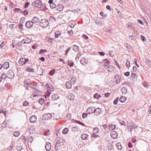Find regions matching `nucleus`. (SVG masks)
Segmentation results:
<instances>
[{
    "mask_svg": "<svg viewBox=\"0 0 151 151\" xmlns=\"http://www.w3.org/2000/svg\"><path fill=\"white\" fill-rule=\"evenodd\" d=\"M47 114H44L43 115L42 117V119L44 120H47Z\"/></svg>",
    "mask_w": 151,
    "mask_h": 151,
    "instance_id": "4d7b16f0",
    "label": "nucleus"
},
{
    "mask_svg": "<svg viewBox=\"0 0 151 151\" xmlns=\"http://www.w3.org/2000/svg\"><path fill=\"white\" fill-rule=\"evenodd\" d=\"M122 93L123 94H125L127 92V89L126 88L123 87L121 89Z\"/></svg>",
    "mask_w": 151,
    "mask_h": 151,
    "instance_id": "5701e85b",
    "label": "nucleus"
},
{
    "mask_svg": "<svg viewBox=\"0 0 151 151\" xmlns=\"http://www.w3.org/2000/svg\"><path fill=\"white\" fill-rule=\"evenodd\" d=\"M88 60L86 59L85 58H83L81 60V63L83 65L87 63H88Z\"/></svg>",
    "mask_w": 151,
    "mask_h": 151,
    "instance_id": "aec40b11",
    "label": "nucleus"
},
{
    "mask_svg": "<svg viewBox=\"0 0 151 151\" xmlns=\"http://www.w3.org/2000/svg\"><path fill=\"white\" fill-rule=\"evenodd\" d=\"M7 77L9 78L12 79L14 77L13 72L12 70H9L7 73Z\"/></svg>",
    "mask_w": 151,
    "mask_h": 151,
    "instance_id": "39448f33",
    "label": "nucleus"
},
{
    "mask_svg": "<svg viewBox=\"0 0 151 151\" xmlns=\"http://www.w3.org/2000/svg\"><path fill=\"white\" fill-rule=\"evenodd\" d=\"M45 87L47 89V92L46 95L47 96H49L51 94L52 91H54L53 86L50 83H47L45 85Z\"/></svg>",
    "mask_w": 151,
    "mask_h": 151,
    "instance_id": "f257e3e1",
    "label": "nucleus"
},
{
    "mask_svg": "<svg viewBox=\"0 0 151 151\" xmlns=\"http://www.w3.org/2000/svg\"><path fill=\"white\" fill-rule=\"evenodd\" d=\"M68 64L70 67H72L74 64L73 62L71 60H69L68 62Z\"/></svg>",
    "mask_w": 151,
    "mask_h": 151,
    "instance_id": "f704fd0d",
    "label": "nucleus"
},
{
    "mask_svg": "<svg viewBox=\"0 0 151 151\" xmlns=\"http://www.w3.org/2000/svg\"><path fill=\"white\" fill-rule=\"evenodd\" d=\"M33 25L32 21H27L26 23V26L28 28H31Z\"/></svg>",
    "mask_w": 151,
    "mask_h": 151,
    "instance_id": "6e6552de",
    "label": "nucleus"
},
{
    "mask_svg": "<svg viewBox=\"0 0 151 151\" xmlns=\"http://www.w3.org/2000/svg\"><path fill=\"white\" fill-rule=\"evenodd\" d=\"M134 128L129 126L128 127V130L129 131H132Z\"/></svg>",
    "mask_w": 151,
    "mask_h": 151,
    "instance_id": "bf43d9fd",
    "label": "nucleus"
},
{
    "mask_svg": "<svg viewBox=\"0 0 151 151\" xmlns=\"http://www.w3.org/2000/svg\"><path fill=\"white\" fill-rule=\"evenodd\" d=\"M114 69V67L112 65L109 66L107 68V70L108 71L110 72H112Z\"/></svg>",
    "mask_w": 151,
    "mask_h": 151,
    "instance_id": "6ab92c4d",
    "label": "nucleus"
},
{
    "mask_svg": "<svg viewBox=\"0 0 151 151\" xmlns=\"http://www.w3.org/2000/svg\"><path fill=\"white\" fill-rule=\"evenodd\" d=\"M72 84L70 81L67 82L65 84L66 86L68 89H70L72 87Z\"/></svg>",
    "mask_w": 151,
    "mask_h": 151,
    "instance_id": "f3484780",
    "label": "nucleus"
},
{
    "mask_svg": "<svg viewBox=\"0 0 151 151\" xmlns=\"http://www.w3.org/2000/svg\"><path fill=\"white\" fill-rule=\"evenodd\" d=\"M22 43L23 44L29 43L31 42V40L28 39L26 38L24 39L22 41Z\"/></svg>",
    "mask_w": 151,
    "mask_h": 151,
    "instance_id": "a211bd4d",
    "label": "nucleus"
},
{
    "mask_svg": "<svg viewBox=\"0 0 151 151\" xmlns=\"http://www.w3.org/2000/svg\"><path fill=\"white\" fill-rule=\"evenodd\" d=\"M21 12L23 14L24 16H26L27 15L28 13V12L27 11V10H24V11Z\"/></svg>",
    "mask_w": 151,
    "mask_h": 151,
    "instance_id": "79ce46f5",
    "label": "nucleus"
},
{
    "mask_svg": "<svg viewBox=\"0 0 151 151\" xmlns=\"http://www.w3.org/2000/svg\"><path fill=\"white\" fill-rule=\"evenodd\" d=\"M116 127V125L114 124H110L109 125V129H114Z\"/></svg>",
    "mask_w": 151,
    "mask_h": 151,
    "instance_id": "c756f323",
    "label": "nucleus"
},
{
    "mask_svg": "<svg viewBox=\"0 0 151 151\" xmlns=\"http://www.w3.org/2000/svg\"><path fill=\"white\" fill-rule=\"evenodd\" d=\"M26 70L29 72H34V69L32 68H30L29 67H27Z\"/></svg>",
    "mask_w": 151,
    "mask_h": 151,
    "instance_id": "e433bc0d",
    "label": "nucleus"
},
{
    "mask_svg": "<svg viewBox=\"0 0 151 151\" xmlns=\"http://www.w3.org/2000/svg\"><path fill=\"white\" fill-rule=\"evenodd\" d=\"M46 51L47 50H44L42 49H41L39 52V54H42V53H44L45 52H46Z\"/></svg>",
    "mask_w": 151,
    "mask_h": 151,
    "instance_id": "338daca9",
    "label": "nucleus"
},
{
    "mask_svg": "<svg viewBox=\"0 0 151 151\" xmlns=\"http://www.w3.org/2000/svg\"><path fill=\"white\" fill-rule=\"evenodd\" d=\"M141 38L143 41H146V38L144 36L141 35Z\"/></svg>",
    "mask_w": 151,
    "mask_h": 151,
    "instance_id": "69168bd1",
    "label": "nucleus"
},
{
    "mask_svg": "<svg viewBox=\"0 0 151 151\" xmlns=\"http://www.w3.org/2000/svg\"><path fill=\"white\" fill-rule=\"evenodd\" d=\"M49 23V22L47 19H44L41 20L40 24L41 27L45 28L48 26Z\"/></svg>",
    "mask_w": 151,
    "mask_h": 151,
    "instance_id": "f03ea898",
    "label": "nucleus"
},
{
    "mask_svg": "<svg viewBox=\"0 0 151 151\" xmlns=\"http://www.w3.org/2000/svg\"><path fill=\"white\" fill-rule=\"evenodd\" d=\"M9 63L7 62H5L2 65V67L4 69H8L9 67Z\"/></svg>",
    "mask_w": 151,
    "mask_h": 151,
    "instance_id": "2eb2a0df",
    "label": "nucleus"
},
{
    "mask_svg": "<svg viewBox=\"0 0 151 151\" xmlns=\"http://www.w3.org/2000/svg\"><path fill=\"white\" fill-rule=\"evenodd\" d=\"M93 97L94 98L99 99L101 97V96L100 94L96 93L94 95Z\"/></svg>",
    "mask_w": 151,
    "mask_h": 151,
    "instance_id": "2f4dec72",
    "label": "nucleus"
},
{
    "mask_svg": "<svg viewBox=\"0 0 151 151\" xmlns=\"http://www.w3.org/2000/svg\"><path fill=\"white\" fill-rule=\"evenodd\" d=\"M117 148L119 150H121L122 149V146L120 143H118L116 145Z\"/></svg>",
    "mask_w": 151,
    "mask_h": 151,
    "instance_id": "cd10ccee",
    "label": "nucleus"
},
{
    "mask_svg": "<svg viewBox=\"0 0 151 151\" xmlns=\"http://www.w3.org/2000/svg\"><path fill=\"white\" fill-rule=\"evenodd\" d=\"M128 124L129 126L133 127L134 129L136 128L137 127V125L133 122H130Z\"/></svg>",
    "mask_w": 151,
    "mask_h": 151,
    "instance_id": "393cba45",
    "label": "nucleus"
},
{
    "mask_svg": "<svg viewBox=\"0 0 151 151\" xmlns=\"http://www.w3.org/2000/svg\"><path fill=\"white\" fill-rule=\"evenodd\" d=\"M94 109L95 108L93 107H89L87 109L86 112L89 114H92L94 113Z\"/></svg>",
    "mask_w": 151,
    "mask_h": 151,
    "instance_id": "0eeeda50",
    "label": "nucleus"
},
{
    "mask_svg": "<svg viewBox=\"0 0 151 151\" xmlns=\"http://www.w3.org/2000/svg\"><path fill=\"white\" fill-rule=\"evenodd\" d=\"M64 6L62 4H58L56 6V10L59 11H61L63 9Z\"/></svg>",
    "mask_w": 151,
    "mask_h": 151,
    "instance_id": "1a4fd4ad",
    "label": "nucleus"
},
{
    "mask_svg": "<svg viewBox=\"0 0 151 151\" xmlns=\"http://www.w3.org/2000/svg\"><path fill=\"white\" fill-rule=\"evenodd\" d=\"M131 78H135V77L137 78V75L134 73H132L131 74Z\"/></svg>",
    "mask_w": 151,
    "mask_h": 151,
    "instance_id": "603ef678",
    "label": "nucleus"
},
{
    "mask_svg": "<svg viewBox=\"0 0 151 151\" xmlns=\"http://www.w3.org/2000/svg\"><path fill=\"white\" fill-rule=\"evenodd\" d=\"M19 134L20 133L19 132L16 131L14 132L13 135L15 137H18L19 136Z\"/></svg>",
    "mask_w": 151,
    "mask_h": 151,
    "instance_id": "c9c22d12",
    "label": "nucleus"
},
{
    "mask_svg": "<svg viewBox=\"0 0 151 151\" xmlns=\"http://www.w3.org/2000/svg\"><path fill=\"white\" fill-rule=\"evenodd\" d=\"M61 34V32L59 31L56 32L55 33V38H58Z\"/></svg>",
    "mask_w": 151,
    "mask_h": 151,
    "instance_id": "a878e982",
    "label": "nucleus"
},
{
    "mask_svg": "<svg viewBox=\"0 0 151 151\" xmlns=\"http://www.w3.org/2000/svg\"><path fill=\"white\" fill-rule=\"evenodd\" d=\"M55 72V70L54 69L51 70L49 73V74L50 76H52Z\"/></svg>",
    "mask_w": 151,
    "mask_h": 151,
    "instance_id": "8fccbe9b",
    "label": "nucleus"
},
{
    "mask_svg": "<svg viewBox=\"0 0 151 151\" xmlns=\"http://www.w3.org/2000/svg\"><path fill=\"white\" fill-rule=\"evenodd\" d=\"M7 76L5 73H3L2 74L1 76V79L2 78L3 79H5L6 78Z\"/></svg>",
    "mask_w": 151,
    "mask_h": 151,
    "instance_id": "a18cd8bd",
    "label": "nucleus"
},
{
    "mask_svg": "<svg viewBox=\"0 0 151 151\" xmlns=\"http://www.w3.org/2000/svg\"><path fill=\"white\" fill-rule=\"evenodd\" d=\"M119 122L120 124H121V125H124L125 126H126L125 124V123L124 122V121L120 120L119 121Z\"/></svg>",
    "mask_w": 151,
    "mask_h": 151,
    "instance_id": "49530a36",
    "label": "nucleus"
},
{
    "mask_svg": "<svg viewBox=\"0 0 151 151\" xmlns=\"http://www.w3.org/2000/svg\"><path fill=\"white\" fill-rule=\"evenodd\" d=\"M74 96L73 94H71L68 96V99L70 100H73L74 99Z\"/></svg>",
    "mask_w": 151,
    "mask_h": 151,
    "instance_id": "72a5a7b5",
    "label": "nucleus"
},
{
    "mask_svg": "<svg viewBox=\"0 0 151 151\" xmlns=\"http://www.w3.org/2000/svg\"><path fill=\"white\" fill-rule=\"evenodd\" d=\"M58 94H55L52 96V99L53 100H56L58 99Z\"/></svg>",
    "mask_w": 151,
    "mask_h": 151,
    "instance_id": "bb28decb",
    "label": "nucleus"
},
{
    "mask_svg": "<svg viewBox=\"0 0 151 151\" xmlns=\"http://www.w3.org/2000/svg\"><path fill=\"white\" fill-rule=\"evenodd\" d=\"M34 138L32 136H30L28 138V141L30 142V143H31L32 141L33 140Z\"/></svg>",
    "mask_w": 151,
    "mask_h": 151,
    "instance_id": "de8ad7c7",
    "label": "nucleus"
},
{
    "mask_svg": "<svg viewBox=\"0 0 151 151\" xmlns=\"http://www.w3.org/2000/svg\"><path fill=\"white\" fill-rule=\"evenodd\" d=\"M88 115V114L86 113H83L82 114V117L83 118H86Z\"/></svg>",
    "mask_w": 151,
    "mask_h": 151,
    "instance_id": "052dcab7",
    "label": "nucleus"
},
{
    "mask_svg": "<svg viewBox=\"0 0 151 151\" xmlns=\"http://www.w3.org/2000/svg\"><path fill=\"white\" fill-rule=\"evenodd\" d=\"M6 127V123L4 122L1 125V129L4 128Z\"/></svg>",
    "mask_w": 151,
    "mask_h": 151,
    "instance_id": "c03bdc74",
    "label": "nucleus"
},
{
    "mask_svg": "<svg viewBox=\"0 0 151 151\" xmlns=\"http://www.w3.org/2000/svg\"><path fill=\"white\" fill-rule=\"evenodd\" d=\"M78 47L76 45H74L73 47V49L75 51H77L78 50Z\"/></svg>",
    "mask_w": 151,
    "mask_h": 151,
    "instance_id": "a19ab883",
    "label": "nucleus"
},
{
    "mask_svg": "<svg viewBox=\"0 0 151 151\" xmlns=\"http://www.w3.org/2000/svg\"><path fill=\"white\" fill-rule=\"evenodd\" d=\"M32 21L33 24L39 22V19L37 17H35L32 18Z\"/></svg>",
    "mask_w": 151,
    "mask_h": 151,
    "instance_id": "dca6fc26",
    "label": "nucleus"
},
{
    "mask_svg": "<svg viewBox=\"0 0 151 151\" xmlns=\"http://www.w3.org/2000/svg\"><path fill=\"white\" fill-rule=\"evenodd\" d=\"M71 115L70 114H68L66 116L68 120H70L71 118Z\"/></svg>",
    "mask_w": 151,
    "mask_h": 151,
    "instance_id": "864d4df0",
    "label": "nucleus"
},
{
    "mask_svg": "<svg viewBox=\"0 0 151 151\" xmlns=\"http://www.w3.org/2000/svg\"><path fill=\"white\" fill-rule=\"evenodd\" d=\"M39 103L40 104H43L45 103V100L42 98H41L39 100Z\"/></svg>",
    "mask_w": 151,
    "mask_h": 151,
    "instance_id": "58836bf2",
    "label": "nucleus"
},
{
    "mask_svg": "<svg viewBox=\"0 0 151 151\" xmlns=\"http://www.w3.org/2000/svg\"><path fill=\"white\" fill-rule=\"evenodd\" d=\"M34 6L36 8H40L42 6V4L41 1L40 0H37L33 3Z\"/></svg>",
    "mask_w": 151,
    "mask_h": 151,
    "instance_id": "7ed1b4c3",
    "label": "nucleus"
},
{
    "mask_svg": "<svg viewBox=\"0 0 151 151\" xmlns=\"http://www.w3.org/2000/svg\"><path fill=\"white\" fill-rule=\"evenodd\" d=\"M30 83L29 81H27V80H25L24 81V85L26 87H27L28 85Z\"/></svg>",
    "mask_w": 151,
    "mask_h": 151,
    "instance_id": "4c0bfd02",
    "label": "nucleus"
},
{
    "mask_svg": "<svg viewBox=\"0 0 151 151\" xmlns=\"http://www.w3.org/2000/svg\"><path fill=\"white\" fill-rule=\"evenodd\" d=\"M76 80L75 77H72L71 80L70 81V82L72 84H74L76 82Z\"/></svg>",
    "mask_w": 151,
    "mask_h": 151,
    "instance_id": "c85d7f7f",
    "label": "nucleus"
},
{
    "mask_svg": "<svg viewBox=\"0 0 151 151\" xmlns=\"http://www.w3.org/2000/svg\"><path fill=\"white\" fill-rule=\"evenodd\" d=\"M22 149V147L21 146H18L17 147V150L18 151H20Z\"/></svg>",
    "mask_w": 151,
    "mask_h": 151,
    "instance_id": "0e129e2a",
    "label": "nucleus"
},
{
    "mask_svg": "<svg viewBox=\"0 0 151 151\" xmlns=\"http://www.w3.org/2000/svg\"><path fill=\"white\" fill-rule=\"evenodd\" d=\"M44 135L48 136L50 134V130H46L44 131Z\"/></svg>",
    "mask_w": 151,
    "mask_h": 151,
    "instance_id": "412c9836",
    "label": "nucleus"
},
{
    "mask_svg": "<svg viewBox=\"0 0 151 151\" xmlns=\"http://www.w3.org/2000/svg\"><path fill=\"white\" fill-rule=\"evenodd\" d=\"M29 60L28 59H25L23 58H21L19 61V63L22 65H25V63L28 62Z\"/></svg>",
    "mask_w": 151,
    "mask_h": 151,
    "instance_id": "20e7f679",
    "label": "nucleus"
},
{
    "mask_svg": "<svg viewBox=\"0 0 151 151\" xmlns=\"http://www.w3.org/2000/svg\"><path fill=\"white\" fill-rule=\"evenodd\" d=\"M107 148L108 150H113V147L111 145V146H107Z\"/></svg>",
    "mask_w": 151,
    "mask_h": 151,
    "instance_id": "774afa93",
    "label": "nucleus"
},
{
    "mask_svg": "<svg viewBox=\"0 0 151 151\" xmlns=\"http://www.w3.org/2000/svg\"><path fill=\"white\" fill-rule=\"evenodd\" d=\"M21 9L19 8H15L14 9V11L15 12H19L21 11Z\"/></svg>",
    "mask_w": 151,
    "mask_h": 151,
    "instance_id": "680f3d73",
    "label": "nucleus"
},
{
    "mask_svg": "<svg viewBox=\"0 0 151 151\" xmlns=\"http://www.w3.org/2000/svg\"><path fill=\"white\" fill-rule=\"evenodd\" d=\"M125 65L127 67L129 68L130 66V63L129 61H127Z\"/></svg>",
    "mask_w": 151,
    "mask_h": 151,
    "instance_id": "37998d69",
    "label": "nucleus"
},
{
    "mask_svg": "<svg viewBox=\"0 0 151 151\" xmlns=\"http://www.w3.org/2000/svg\"><path fill=\"white\" fill-rule=\"evenodd\" d=\"M45 147L47 151H49L51 148V144L49 142L46 143Z\"/></svg>",
    "mask_w": 151,
    "mask_h": 151,
    "instance_id": "9b49d317",
    "label": "nucleus"
},
{
    "mask_svg": "<svg viewBox=\"0 0 151 151\" xmlns=\"http://www.w3.org/2000/svg\"><path fill=\"white\" fill-rule=\"evenodd\" d=\"M29 3L28 2H26L24 5V8H27L28 7V6L29 5Z\"/></svg>",
    "mask_w": 151,
    "mask_h": 151,
    "instance_id": "13d9d810",
    "label": "nucleus"
},
{
    "mask_svg": "<svg viewBox=\"0 0 151 151\" xmlns=\"http://www.w3.org/2000/svg\"><path fill=\"white\" fill-rule=\"evenodd\" d=\"M111 137L114 139H116L118 137V134L115 131H112L110 133Z\"/></svg>",
    "mask_w": 151,
    "mask_h": 151,
    "instance_id": "423d86ee",
    "label": "nucleus"
},
{
    "mask_svg": "<svg viewBox=\"0 0 151 151\" xmlns=\"http://www.w3.org/2000/svg\"><path fill=\"white\" fill-rule=\"evenodd\" d=\"M45 39L47 42L50 43H52L54 41V40L52 38L49 36H47Z\"/></svg>",
    "mask_w": 151,
    "mask_h": 151,
    "instance_id": "f8f14e48",
    "label": "nucleus"
},
{
    "mask_svg": "<svg viewBox=\"0 0 151 151\" xmlns=\"http://www.w3.org/2000/svg\"><path fill=\"white\" fill-rule=\"evenodd\" d=\"M50 6L51 8H52V9H53L56 7V6L55 4V3H53V4H50Z\"/></svg>",
    "mask_w": 151,
    "mask_h": 151,
    "instance_id": "3c124183",
    "label": "nucleus"
},
{
    "mask_svg": "<svg viewBox=\"0 0 151 151\" xmlns=\"http://www.w3.org/2000/svg\"><path fill=\"white\" fill-rule=\"evenodd\" d=\"M134 62L135 63L136 65L138 68L139 67V65L137 64V60L136 59H134Z\"/></svg>",
    "mask_w": 151,
    "mask_h": 151,
    "instance_id": "6e6d98bb",
    "label": "nucleus"
},
{
    "mask_svg": "<svg viewBox=\"0 0 151 151\" xmlns=\"http://www.w3.org/2000/svg\"><path fill=\"white\" fill-rule=\"evenodd\" d=\"M46 114L47 115V120H49L51 118L52 116L51 114L48 113L47 114Z\"/></svg>",
    "mask_w": 151,
    "mask_h": 151,
    "instance_id": "ea45409f",
    "label": "nucleus"
},
{
    "mask_svg": "<svg viewBox=\"0 0 151 151\" xmlns=\"http://www.w3.org/2000/svg\"><path fill=\"white\" fill-rule=\"evenodd\" d=\"M6 42H3L1 44L0 46L1 48L3 47L6 44Z\"/></svg>",
    "mask_w": 151,
    "mask_h": 151,
    "instance_id": "5fc2aeb1",
    "label": "nucleus"
},
{
    "mask_svg": "<svg viewBox=\"0 0 151 151\" xmlns=\"http://www.w3.org/2000/svg\"><path fill=\"white\" fill-rule=\"evenodd\" d=\"M143 86L147 88L149 86V84L147 82H144L143 83Z\"/></svg>",
    "mask_w": 151,
    "mask_h": 151,
    "instance_id": "09e8293b",
    "label": "nucleus"
},
{
    "mask_svg": "<svg viewBox=\"0 0 151 151\" xmlns=\"http://www.w3.org/2000/svg\"><path fill=\"white\" fill-rule=\"evenodd\" d=\"M126 98L124 96H121L119 99L120 101L122 103H123L126 100Z\"/></svg>",
    "mask_w": 151,
    "mask_h": 151,
    "instance_id": "4be33fe9",
    "label": "nucleus"
},
{
    "mask_svg": "<svg viewBox=\"0 0 151 151\" xmlns=\"http://www.w3.org/2000/svg\"><path fill=\"white\" fill-rule=\"evenodd\" d=\"M81 137L83 140H87L88 139V135L86 134H83L81 135Z\"/></svg>",
    "mask_w": 151,
    "mask_h": 151,
    "instance_id": "4468645a",
    "label": "nucleus"
},
{
    "mask_svg": "<svg viewBox=\"0 0 151 151\" xmlns=\"http://www.w3.org/2000/svg\"><path fill=\"white\" fill-rule=\"evenodd\" d=\"M37 120V117L35 115L31 116L29 118V121L31 122L34 123Z\"/></svg>",
    "mask_w": 151,
    "mask_h": 151,
    "instance_id": "9d476101",
    "label": "nucleus"
},
{
    "mask_svg": "<svg viewBox=\"0 0 151 151\" xmlns=\"http://www.w3.org/2000/svg\"><path fill=\"white\" fill-rule=\"evenodd\" d=\"M68 128H65L64 129L63 131V134H66L68 132Z\"/></svg>",
    "mask_w": 151,
    "mask_h": 151,
    "instance_id": "473e14b6",
    "label": "nucleus"
},
{
    "mask_svg": "<svg viewBox=\"0 0 151 151\" xmlns=\"http://www.w3.org/2000/svg\"><path fill=\"white\" fill-rule=\"evenodd\" d=\"M129 39L132 40H136V36L135 35H131L129 37Z\"/></svg>",
    "mask_w": 151,
    "mask_h": 151,
    "instance_id": "b1692460",
    "label": "nucleus"
},
{
    "mask_svg": "<svg viewBox=\"0 0 151 151\" xmlns=\"http://www.w3.org/2000/svg\"><path fill=\"white\" fill-rule=\"evenodd\" d=\"M28 129L29 130L30 132H32L34 129V127L31 125L29 126L28 127Z\"/></svg>",
    "mask_w": 151,
    "mask_h": 151,
    "instance_id": "7c9ffc66",
    "label": "nucleus"
},
{
    "mask_svg": "<svg viewBox=\"0 0 151 151\" xmlns=\"http://www.w3.org/2000/svg\"><path fill=\"white\" fill-rule=\"evenodd\" d=\"M104 128V129L105 130V132L106 131V129H107L108 127V126L106 124H104V125L102 126Z\"/></svg>",
    "mask_w": 151,
    "mask_h": 151,
    "instance_id": "e2e57ef3",
    "label": "nucleus"
},
{
    "mask_svg": "<svg viewBox=\"0 0 151 151\" xmlns=\"http://www.w3.org/2000/svg\"><path fill=\"white\" fill-rule=\"evenodd\" d=\"M101 112V110L100 108H98L96 109H94V113L96 115H97L99 114Z\"/></svg>",
    "mask_w": 151,
    "mask_h": 151,
    "instance_id": "ddd939ff",
    "label": "nucleus"
}]
</instances>
